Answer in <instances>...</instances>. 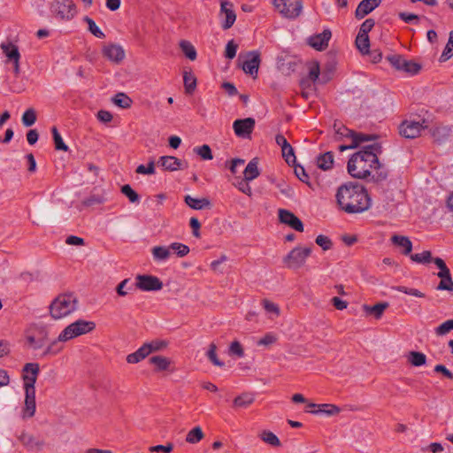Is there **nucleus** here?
I'll list each match as a JSON object with an SVG mask.
<instances>
[{"mask_svg":"<svg viewBox=\"0 0 453 453\" xmlns=\"http://www.w3.org/2000/svg\"><path fill=\"white\" fill-rule=\"evenodd\" d=\"M315 242L319 246H320L323 249V250H328L333 246V242L329 239V237L323 234L318 235Z\"/></svg>","mask_w":453,"mask_h":453,"instance_id":"60","label":"nucleus"},{"mask_svg":"<svg viewBox=\"0 0 453 453\" xmlns=\"http://www.w3.org/2000/svg\"><path fill=\"white\" fill-rule=\"evenodd\" d=\"M61 342H63L59 340V336H58V339H56L53 342H51L46 347V349L42 352V357L55 356L57 354H58L63 349V346H62Z\"/></svg>","mask_w":453,"mask_h":453,"instance_id":"35","label":"nucleus"},{"mask_svg":"<svg viewBox=\"0 0 453 453\" xmlns=\"http://www.w3.org/2000/svg\"><path fill=\"white\" fill-rule=\"evenodd\" d=\"M430 135L438 143L445 142L451 134V127L449 126H436L429 129Z\"/></svg>","mask_w":453,"mask_h":453,"instance_id":"18","label":"nucleus"},{"mask_svg":"<svg viewBox=\"0 0 453 453\" xmlns=\"http://www.w3.org/2000/svg\"><path fill=\"white\" fill-rule=\"evenodd\" d=\"M334 165V155L331 151L320 154L317 157V165L319 168L326 171L333 167Z\"/></svg>","mask_w":453,"mask_h":453,"instance_id":"28","label":"nucleus"},{"mask_svg":"<svg viewBox=\"0 0 453 453\" xmlns=\"http://www.w3.org/2000/svg\"><path fill=\"white\" fill-rule=\"evenodd\" d=\"M438 290H453V280L451 275L446 276L445 278H441V281L436 288Z\"/></svg>","mask_w":453,"mask_h":453,"instance_id":"61","label":"nucleus"},{"mask_svg":"<svg viewBox=\"0 0 453 453\" xmlns=\"http://www.w3.org/2000/svg\"><path fill=\"white\" fill-rule=\"evenodd\" d=\"M36 409L35 393H26L24 417L31 418L35 415Z\"/></svg>","mask_w":453,"mask_h":453,"instance_id":"27","label":"nucleus"},{"mask_svg":"<svg viewBox=\"0 0 453 453\" xmlns=\"http://www.w3.org/2000/svg\"><path fill=\"white\" fill-rule=\"evenodd\" d=\"M36 121V113L34 109H27L22 115V123L25 127H31Z\"/></svg>","mask_w":453,"mask_h":453,"instance_id":"50","label":"nucleus"},{"mask_svg":"<svg viewBox=\"0 0 453 453\" xmlns=\"http://www.w3.org/2000/svg\"><path fill=\"white\" fill-rule=\"evenodd\" d=\"M381 0H362L355 12L357 19H361L370 12H372L376 7L380 5Z\"/></svg>","mask_w":453,"mask_h":453,"instance_id":"17","label":"nucleus"},{"mask_svg":"<svg viewBox=\"0 0 453 453\" xmlns=\"http://www.w3.org/2000/svg\"><path fill=\"white\" fill-rule=\"evenodd\" d=\"M150 354L145 348V345L142 344L136 351L127 355V362L129 364H137L146 358Z\"/></svg>","mask_w":453,"mask_h":453,"instance_id":"32","label":"nucleus"},{"mask_svg":"<svg viewBox=\"0 0 453 453\" xmlns=\"http://www.w3.org/2000/svg\"><path fill=\"white\" fill-rule=\"evenodd\" d=\"M183 81L186 92L191 94L196 88V79L195 75L190 72H184Z\"/></svg>","mask_w":453,"mask_h":453,"instance_id":"37","label":"nucleus"},{"mask_svg":"<svg viewBox=\"0 0 453 453\" xmlns=\"http://www.w3.org/2000/svg\"><path fill=\"white\" fill-rule=\"evenodd\" d=\"M256 121L253 118L236 119L233 123V129L236 136L250 139L255 128Z\"/></svg>","mask_w":453,"mask_h":453,"instance_id":"11","label":"nucleus"},{"mask_svg":"<svg viewBox=\"0 0 453 453\" xmlns=\"http://www.w3.org/2000/svg\"><path fill=\"white\" fill-rule=\"evenodd\" d=\"M386 58L390 63V65L398 71L401 70L402 65L405 61V58L399 54H390L388 55Z\"/></svg>","mask_w":453,"mask_h":453,"instance_id":"51","label":"nucleus"},{"mask_svg":"<svg viewBox=\"0 0 453 453\" xmlns=\"http://www.w3.org/2000/svg\"><path fill=\"white\" fill-rule=\"evenodd\" d=\"M51 133L53 136L55 149L58 150L67 151L68 146L64 142L63 138L56 127H53L51 128Z\"/></svg>","mask_w":453,"mask_h":453,"instance_id":"40","label":"nucleus"},{"mask_svg":"<svg viewBox=\"0 0 453 453\" xmlns=\"http://www.w3.org/2000/svg\"><path fill=\"white\" fill-rule=\"evenodd\" d=\"M144 345H145V348L147 349L149 354H150L152 352L159 351V350L165 349L166 347L167 343L165 341L156 340V341H152L150 342H145Z\"/></svg>","mask_w":453,"mask_h":453,"instance_id":"52","label":"nucleus"},{"mask_svg":"<svg viewBox=\"0 0 453 453\" xmlns=\"http://www.w3.org/2000/svg\"><path fill=\"white\" fill-rule=\"evenodd\" d=\"M311 253V249L309 247H296L283 258V263L287 268L297 270L305 264Z\"/></svg>","mask_w":453,"mask_h":453,"instance_id":"5","label":"nucleus"},{"mask_svg":"<svg viewBox=\"0 0 453 453\" xmlns=\"http://www.w3.org/2000/svg\"><path fill=\"white\" fill-rule=\"evenodd\" d=\"M260 438L265 443L273 446V447H279L280 446V441L279 438L271 431H264L260 434Z\"/></svg>","mask_w":453,"mask_h":453,"instance_id":"45","label":"nucleus"},{"mask_svg":"<svg viewBox=\"0 0 453 453\" xmlns=\"http://www.w3.org/2000/svg\"><path fill=\"white\" fill-rule=\"evenodd\" d=\"M428 125L425 119L421 121L404 120L399 126V133L405 138L414 139L420 135L421 131L427 128Z\"/></svg>","mask_w":453,"mask_h":453,"instance_id":"8","label":"nucleus"},{"mask_svg":"<svg viewBox=\"0 0 453 453\" xmlns=\"http://www.w3.org/2000/svg\"><path fill=\"white\" fill-rule=\"evenodd\" d=\"M279 219L298 232L303 231V224L293 212L286 209L279 210Z\"/></svg>","mask_w":453,"mask_h":453,"instance_id":"14","label":"nucleus"},{"mask_svg":"<svg viewBox=\"0 0 453 453\" xmlns=\"http://www.w3.org/2000/svg\"><path fill=\"white\" fill-rule=\"evenodd\" d=\"M203 438V433L200 426H196L193 429H191L187 436L186 441L189 443H197Z\"/></svg>","mask_w":453,"mask_h":453,"instance_id":"44","label":"nucleus"},{"mask_svg":"<svg viewBox=\"0 0 453 453\" xmlns=\"http://www.w3.org/2000/svg\"><path fill=\"white\" fill-rule=\"evenodd\" d=\"M238 61L245 73L257 76L260 64V54L258 51H249L243 57L240 55Z\"/></svg>","mask_w":453,"mask_h":453,"instance_id":"9","label":"nucleus"},{"mask_svg":"<svg viewBox=\"0 0 453 453\" xmlns=\"http://www.w3.org/2000/svg\"><path fill=\"white\" fill-rule=\"evenodd\" d=\"M332 37L329 28L324 29L322 33L311 35L308 38V44L317 50H324L327 48Z\"/></svg>","mask_w":453,"mask_h":453,"instance_id":"13","label":"nucleus"},{"mask_svg":"<svg viewBox=\"0 0 453 453\" xmlns=\"http://www.w3.org/2000/svg\"><path fill=\"white\" fill-rule=\"evenodd\" d=\"M336 199L341 209L347 213H360L371 206L368 193L359 183L349 182L342 185L337 190Z\"/></svg>","mask_w":453,"mask_h":453,"instance_id":"2","label":"nucleus"},{"mask_svg":"<svg viewBox=\"0 0 453 453\" xmlns=\"http://www.w3.org/2000/svg\"><path fill=\"white\" fill-rule=\"evenodd\" d=\"M391 242L399 247L403 248L402 253L405 256L411 255L412 250V242L409 237L403 235L394 234L391 237Z\"/></svg>","mask_w":453,"mask_h":453,"instance_id":"20","label":"nucleus"},{"mask_svg":"<svg viewBox=\"0 0 453 453\" xmlns=\"http://www.w3.org/2000/svg\"><path fill=\"white\" fill-rule=\"evenodd\" d=\"M50 9L61 19H71L76 14V8L73 0H55Z\"/></svg>","mask_w":453,"mask_h":453,"instance_id":"7","label":"nucleus"},{"mask_svg":"<svg viewBox=\"0 0 453 453\" xmlns=\"http://www.w3.org/2000/svg\"><path fill=\"white\" fill-rule=\"evenodd\" d=\"M313 414H325L326 416H334L340 412V408L334 404L323 403L318 406L317 410H311Z\"/></svg>","mask_w":453,"mask_h":453,"instance_id":"30","label":"nucleus"},{"mask_svg":"<svg viewBox=\"0 0 453 453\" xmlns=\"http://www.w3.org/2000/svg\"><path fill=\"white\" fill-rule=\"evenodd\" d=\"M78 299L71 293L57 296L50 306V315L54 319L65 318L77 310Z\"/></svg>","mask_w":453,"mask_h":453,"instance_id":"3","label":"nucleus"},{"mask_svg":"<svg viewBox=\"0 0 453 453\" xmlns=\"http://www.w3.org/2000/svg\"><path fill=\"white\" fill-rule=\"evenodd\" d=\"M151 254L153 260L157 263L165 262L171 256L167 246H155L151 249Z\"/></svg>","mask_w":453,"mask_h":453,"instance_id":"26","label":"nucleus"},{"mask_svg":"<svg viewBox=\"0 0 453 453\" xmlns=\"http://www.w3.org/2000/svg\"><path fill=\"white\" fill-rule=\"evenodd\" d=\"M170 253H174L178 257H183L189 253V247L180 242H173L167 246Z\"/></svg>","mask_w":453,"mask_h":453,"instance_id":"34","label":"nucleus"},{"mask_svg":"<svg viewBox=\"0 0 453 453\" xmlns=\"http://www.w3.org/2000/svg\"><path fill=\"white\" fill-rule=\"evenodd\" d=\"M135 287L142 291H157L162 289L163 283L157 276L139 274L135 277Z\"/></svg>","mask_w":453,"mask_h":453,"instance_id":"12","label":"nucleus"},{"mask_svg":"<svg viewBox=\"0 0 453 453\" xmlns=\"http://www.w3.org/2000/svg\"><path fill=\"white\" fill-rule=\"evenodd\" d=\"M102 52L104 57L114 63H119L125 58V50L118 44L106 45L103 48Z\"/></svg>","mask_w":453,"mask_h":453,"instance_id":"15","label":"nucleus"},{"mask_svg":"<svg viewBox=\"0 0 453 453\" xmlns=\"http://www.w3.org/2000/svg\"><path fill=\"white\" fill-rule=\"evenodd\" d=\"M376 138H377V136L374 134H360V135L355 136L354 140H351L350 144L340 145L339 150L344 151L346 150L356 149V148L361 147V144L363 142L374 141V140H376Z\"/></svg>","mask_w":453,"mask_h":453,"instance_id":"22","label":"nucleus"},{"mask_svg":"<svg viewBox=\"0 0 453 453\" xmlns=\"http://www.w3.org/2000/svg\"><path fill=\"white\" fill-rule=\"evenodd\" d=\"M20 441L29 450L40 449L43 445L42 440L29 434H23Z\"/></svg>","mask_w":453,"mask_h":453,"instance_id":"21","label":"nucleus"},{"mask_svg":"<svg viewBox=\"0 0 453 453\" xmlns=\"http://www.w3.org/2000/svg\"><path fill=\"white\" fill-rule=\"evenodd\" d=\"M112 102L122 109H127L131 106L132 100L124 93H118L113 98Z\"/></svg>","mask_w":453,"mask_h":453,"instance_id":"41","label":"nucleus"},{"mask_svg":"<svg viewBox=\"0 0 453 453\" xmlns=\"http://www.w3.org/2000/svg\"><path fill=\"white\" fill-rule=\"evenodd\" d=\"M26 340L28 346L34 349H39L44 346V340L36 339L34 335H27Z\"/></svg>","mask_w":453,"mask_h":453,"instance_id":"62","label":"nucleus"},{"mask_svg":"<svg viewBox=\"0 0 453 453\" xmlns=\"http://www.w3.org/2000/svg\"><path fill=\"white\" fill-rule=\"evenodd\" d=\"M185 203L193 210H203L211 206V202L207 198H195L189 195L184 197Z\"/></svg>","mask_w":453,"mask_h":453,"instance_id":"23","label":"nucleus"},{"mask_svg":"<svg viewBox=\"0 0 453 453\" xmlns=\"http://www.w3.org/2000/svg\"><path fill=\"white\" fill-rule=\"evenodd\" d=\"M229 353L238 357H242L244 356L243 349L241 343L237 341H234L230 344Z\"/></svg>","mask_w":453,"mask_h":453,"instance_id":"64","label":"nucleus"},{"mask_svg":"<svg viewBox=\"0 0 453 453\" xmlns=\"http://www.w3.org/2000/svg\"><path fill=\"white\" fill-rule=\"evenodd\" d=\"M158 164L166 171L173 172L182 169V162L173 156H163L158 159Z\"/></svg>","mask_w":453,"mask_h":453,"instance_id":"19","label":"nucleus"},{"mask_svg":"<svg viewBox=\"0 0 453 453\" xmlns=\"http://www.w3.org/2000/svg\"><path fill=\"white\" fill-rule=\"evenodd\" d=\"M39 365L35 363H27L23 368L26 374L23 376L24 388L26 393H35V384L39 373Z\"/></svg>","mask_w":453,"mask_h":453,"instance_id":"10","label":"nucleus"},{"mask_svg":"<svg viewBox=\"0 0 453 453\" xmlns=\"http://www.w3.org/2000/svg\"><path fill=\"white\" fill-rule=\"evenodd\" d=\"M435 265L440 269L437 276L439 278H445L446 276L451 275L449 269L447 267L445 262L441 257H435L434 260Z\"/></svg>","mask_w":453,"mask_h":453,"instance_id":"53","label":"nucleus"},{"mask_svg":"<svg viewBox=\"0 0 453 453\" xmlns=\"http://www.w3.org/2000/svg\"><path fill=\"white\" fill-rule=\"evenodd\" d=\"M282 157H284L285 161L288 165H292L296 163V156L294 152V149L290 144H288V149H283L281 150Z\"/></svg>","mask_w":453,"mask_h":453,"instance_id":"58","label":"nucleus"},{"mask_svg":"<svg viewBox=\"0 0 453 453\" xmlns=\"http://www.w3.org/2000/svg\"><path fill=\"white\" fill-rule=\"evenodd\" d=\"M106 201L103 195H91L83 201L85 206H93L96 204H102Z\"/></svg>","mask_w":453,"mask_h":453,"instance_id":"57","label":"nucleus"},{"mask_svg":"<svg viewBox=\"0 0 453 453\" xmlns=\"http://www.w3.org/2000/svg\"><path fill=\"white\" fill-rule=\"evenodd\" d=\"M149 361L155 366V370L157 372L168 370L171 365V360L163 356H153Z\"/></svg>","mask_w":453,"mask_h":453,"instance_id":"29","label":"nucleus"},{"mask_svg":"<svg viewBox=\"0 0 453 453\" xmlns=\"http://www.w3.org/2000/svg\"><path fill=\"white\" fill-rule=\"evenodd\" d=\"M96 328V324L93 321H87L78 319L75 322L67 326L60 334L59 340L67 342L78 336L88 334Z\"/></svg>","mask_w":453,"mask_h":453,"instance_id":"4","label":"nucleus"},{"mask_svg":"<svg viewBox=\"0 0 453 453\" xmlns=\"http://www.w3.org/2000/svg\"><path fill=\"white\" fill-rule=\"evenodd\" d=\"M382 152L380 143L374 142L364 145L348 161V173L355 179H366L372 175L374 181H382L388 177V171L379 161Z\"/></svg>","mask_w":453,"mask_h":453,"instance_id":"1","label":"nucleus"},{"mask_svg":"<svg viewBox=\"0 0 453 453\" xmlns=\"http://www.w3.org/2000/svg\"><path fill=\"white\" fill-rule=\"evenodd\" d=\"M408 361L413 366H421L426 364V357L425 354L418 351H411L408 355Z\"/></svg>","mask_w":453,"mask_h":453,"instance_id":"39","label":"nucleus"},{"mask_svg":"<svg viewBox=\"0 0 453 453\" xmlns=\"http://www.w3.org/2000/svg\"><path fill=\"white\" fill-rule=\"evenodd\" d=\"M421 69V65L412 60L405 59L403 65H402L401 72H403L407 74H416Z\"/></svg>","mask_w":453,"mask_h":453,"instance_id":"42","label":"nucleus"},{"mask_svg":"<svg viewBox=\"0 0 453 453\" xmlns=\"http://www.w3.org/2000/svg\"><path fill=\"white\" fill-rule=\"evenodd\" d=\"M276 10L284 17L295 19L302 12L301 0H273Z\"/></svg>","mask_w":453,"mask_h":453,"instance_id":"6","label":"nucleus"},{"mask_svg":"<svg viewBox=\"0 0 453 453\" xmlns=\"http://www.w3.org/2000/svg\"><path fill=\"white\" fill-rule=\"evenodd\" d=\"M389 306L388 303L382 302L378 303L372 306L365 304L363 310L368 315H373L375 319H379L381 318L384 311Z\"/></svg>","mask_w":453,"mask_h":453,"instance_id":"25","label":"nucleus"},{"mask_svg":"<svg viewBox=\"0 0 453 453\" xmlns=\"http://www.w3.org/2000/svg\"><path fill=\"white\" fill-rule=\"evenodd\" d=\"M220 7L221 14L225 15V21L222 24V27L224 29H228L234 25L236 19V15L233 10V4L230 2L224 0L221 2Z\"/></svg>","mask_w":453,"mask_h":453,"instance_id":"16","label":"nucleus"},{"mask_svg":"<svg viewBox=\"0 0 453 453\" xmlns=\"http://www.w3.org/2000/svg\"><path fill=\"white\" fill-rule=\"evenodd\" d=\"M216 350H217V346L215 343H211L210 346H209V349L207 351V357L209 358V360L214 365H217V366H219V367H223L225 365V364L223 362H221L218 357H217V354H216Z\"/></svg>","mask_w":453,"mask_h":453,"instance_id":"48","label":"nucleus"},{"mask_svg":"<svg viewBox=\"0 0 453 453\" xmlns=\"http://www.w3.org/2000/svg\"><path fill=\"white\" fill-rule=\"evenodd\" d=\"M356 45L363 54L369 53V36L367 35H362L358 33L356 38Z\"/></svg>","mask_w":453,"mask_h":453,"instance_id":"38","label":"nucleus"},{"mask_svg":"<svg viewBox=\"0 0 453 453\" xmlns=\"http://www.w3.org/2000/svg\"><path fill=\"white\" fill-rule=\"evenodd\" d=\"M84 20L88 24L89 32L96 37L103 39L105 37V35L102 30L96 26V22L89 17L86 16Z\"/></svg>","mask_w":453,"mask_h":453,"instance_id":"47","label":"nucleus"},{"mask_svg":"<svg viewBox=\"0 0 453 453\" xmlns=\"http://www.w3.org/2000/svg\"><path fill=\"white\" fill-rule=\"evenodd\" d=\"M121 193L125 195L131 203H139L140 201L139 195L128 184L121 187Z\"/></svg>","mask_w":453,"mask_h":453,"instance_id":"49","label":"nucleus"},{"mask_svg":"<svg viewBox=\"0 0 453 453\" xmlns=\"http://www.w3.org/2000/svg\"><path fill=\"white\" fill-rule=\"evenodd\" d=\"M260 174L257 158L251 159L244 169L243 175L246 181H251Z\"/></svg>","mask_w":453,"mask_h":453,"instance_id":"24","label":"nucleus"},{"mask_svg":"<svg viewBox=\"0 0 453 453\" xmlns=\"http://www.w3.org/2000/svg\"><path fill=\"white\" fill-rule=\"evenodd\" d=\"M392 289L416 297H425V294L419 291L418 289L407 288L405 286L392 287Z\"/></svg>","mask_w":453,"mask_h":453,"instance_id":"54","label":"nucleus"},{"mask_svg":"<svg viewBox=\"0 0 453 453\" xmlns=\"http://www.w3.org/2000/svg\"><path fill=\"white\" fill-rule=\"evenodd\" d=\"M194 150L196 152L197 155L201 157L203 160H211L212 159L213 156L211 153V150L209 145L203 144L199 147H196Z\"/></svg>","mask_w":453,"mask_h":453,"instance_id":"55","label":"nucleus"},{"mask_svg":"<svg viewBox=\"0 0 453 453\" xmlns=\"http://www.w3.org/2000/svg\"><path fill=\"white\" fill-rule=\"evenodd\" d=\"M334 129H335L336 134L339 135L340 137H349L351 140H354L355 136L364 134L363 133H357L351 129H349L348 127H346L345 126H342V125H341L337 127V125L335 124Z\"/></svg>","mask_w":453,"mask_h":453,"instance_id":"46","label":"nucleus"},{"mask_svg":"<svg viewBox=\"0 0 453 453\" xmlns=\"http://www.w3.org/2000/svg\"><path fill=\"white\" fill-rule=\"evenodd\" d=\"M262 303H263L264 309L265 310V311L267 313L273 314L276 317H278L280 315V308L276 303H274L267 299H264Z\"/></svg>","mask_w":453,"mask_h":453,"instance_id":"59","label":"nucleus"},{"mask_svg":"<svg viewBox=\"0 0 453 453\" xmlns=\"http://www.w3.org/2000/svg\"><path fill=\"white\" fill-rule=\"evenodd\" d=\"M254 400L255 398L253 395L244 393L234 398V406L237 408H247L254 402Z\"/></svg>","mask_w":453,"mask_h":453,"instance_id":"33","label":"nucleus"},{"mask_svg":"<svg viewBox=\"0 0 453 453\" xmlns=\"http://www.w3.org/2000/svg\"><path fill=\"white\" fill-rule=\"evenodd\" d=\"M237 49L238 45L233 40L229 41L226 46L225 57L233 59L236 56Z\"/></svg>","mask_w":453,"mask_h":453,"instance_id":"63","label":"nucleus"},{"mask_svg":"<svg viewBox=\"0 0 453 453\" xmlns=\"http://www.w3.org/2000/svg\"><path fill=\"white\" fill-rule=\"evenodd\" d=\"M180 48L181 49L184 55L190 60L196 58V50L191 42L186 40L180 42Z\"/></svg>","mask_w":453,"mask_h":453,"instance_id":"36","label":"nucleus"},{"mask_svg":"<svg viewBox=\"0 0 453 453\" xmlns=\"http://www.w3.org/2000/svg\"><path fill=\"white\" fill-rule=\"evenodd\" d=\"M410 257L411 261L418 264H428L432 259V253L429 250H425L421 253L411 254Z\"/></svg>","mask_w":453,"mask_h":453,"instance_id":"43","label":"nucleus"},{"mask_svg":"<svg viewBox=\"0 0 453 453\" xmlns=\"http://www.w3.org/2000/svg\"><path fill=\"white\" fill-rule=\"evenodd\" d=\"M453 330V319H449L435 328V334L442 336Z\"/></svg>","mask_w":453,"mask_h":453,"instance_id":"56","label":"nucleus"},{"mask_svg":"<svg viewBox=\"0 0 453 453\" xmlns=\"http://www.w3.org/2000/svg\"><path fill=\"white\" fill-rule=\"evenodd\" d=\"M1 49L10 61H17V58H20L18 47L12 42L2 43Z\"/></svg>","mask_w":453,"mask_h":453,"instance_id":"31","label":"nucleus"}]
</instances>
